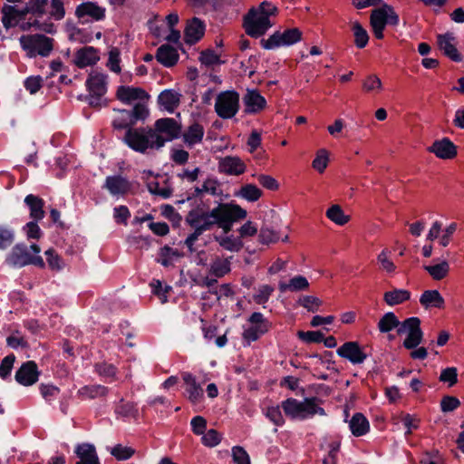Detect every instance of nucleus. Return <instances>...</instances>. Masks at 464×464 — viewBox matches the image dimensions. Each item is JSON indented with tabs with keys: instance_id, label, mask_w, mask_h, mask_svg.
<instances>
[{
	"instance_id": "b1692460",
	"label": "nucleus",
	"mask_w": 464,
	"mask_h": 464,
	"mask_svg": "<svg viewBox=\"0 0 464 464\" xmlns=\"http://www.w3.org/2000/svg\"><path fill=\"white\" fill-rule=\"evenodd\" d=\"M428 151L441 160H452L458 154L457 146L449 138L435 140Z\"/></svg>"
},
{
	"instance_id": "ea45409f",
	"label": "nucleus",
	"mask_w": 464,
	"mask_h": 464,
	"mask_svg": "<svg viewBox=\"0 0 464 464\" xmlns=\"http://www.w3.org/2000/svg\"><path fill=\"white\" fill-rule=\"evenodd\" d=\"M248 202L257 201L263 195V191L254 184L243 185L236 194Z\"/></svg>"
},
{
	"instance_id": "6e6552de",
	"label": "nucleus",
	"mask_w": 464,
	"mask_h": 464,
	"mask_svg": "<svg viewBox=\"0 0 464 464\" xmlns=\"http://www.w3.org/2000/svg\"><path fill=\"white\" fill-rule=\"evenodd\" d=\"M156 150L162 148L166 142L180 138L181 123L174 118L158 119L151 128Z\"/></svg>"
},
{
	"instance_id": "dca6fc26",
	"label": "nucleus",
	"mask_w": 464,
	"mask_h": 464,
	"mask_svg": "<svg viewBox=\"0 0 464 464\" xmlns=\"http://www.w3.org/2000/svg\"><path fill=\"white\" fill-rule=\"evenodd\" d=\"M336 353L340 357L348 360L354 365L362 363L367 358V354L360 346L359 343L355 341L344 343L338 347Z\"/></svg>"
},
{
	"instance_id": "a18cd8bd",
	"label": "nucleus",
	"mask_w": 464,
	"mask_h": 464,
	"mask_svg": "<svg viewBox=\"0 0 464 464\" xmlns=\"http://www.w3.org/2000/svg\"><path fill=\"white\" fill-rule=\"evenodd\" d=\"M129 113L130 114L131 119L135 125L139 121H145L150 115V110L147 105V101L136 102L133 108L131 110H129Z\"/></svg>"
},
{
	"instance_id": "69168bd1",
	"label": "nucleus",
	"mask_w": 464,
	"mask_h": 464,
	"mask_svg": "<svg viewBox=\"0 0 464 464\" xmlns=\"http://www.w3.org/2000/svg\"><path fill=\"white\" fill-rule=\"evenodd\" d=\"M274 290H275L274 287L269 285H261L258 288L257 293L255 294L253 296L255 303H256L257 304H266L269 300Z\"/></svg>"
},
{
	"instance_id": "c756f323",
	"label": "nucleus",
	"mask_w": 464,
	"mask_h": 464,
	"mask_svg": "<svg viewBox=\"0 0 464 464\" xmlns=\"http://www.w3.org/2000/svg\"><path fill=\"white\" fill-rule=\"evenodd\" d=\"M180 98L181 94L179 92L167 89L159 94L158 103L162 110L172 113L179 106Z\"/></svg>"
},
{
	"instance_id": "20e7f679",
	"label": "nucleus",
	"mask_w": 464,
	"mask_h": 464,
	"mask_svg": "<svg viewBox=\"0 0 464 464\" xmlns=\"http://www.w3.org/2000/svg\"><path fill=\"white\" fill-rule=\"evenodd\" d=\"M278 8L272 3L264 1L257 7H252L244 17V28L247 35L259 38L273 25L271 17H276Z\"/></svg>"
},
{
	"instance_id": "680f3d73",
	"label": "nucleus",
	"mask_w": 464,
	"mask_h": 464,
	"mask_svg": "<svg viewBox=\"0 0 464 464\" xmlns=\"http://www.w3.org/2000/svg\"><path fill=\"white\" fill-rule=\"evenodd\" d=\"M298 304L307 309V311L314 313L318 311L323 302L318 297L313 295H304L299 298Z\"/></svg>"
},
{
	"instance_id": "bb28decb",
	"label": "nucleus",
	"mask_w": 464,
	"mask_h": 464,
	"mask_svg": "<svg viewBox=\"0 0 464 464\" xmlns=\"http://www.w3.org/2000/svg\"><path fill=\"white\" fill-rule=\"evenodd\" d=\"M112 196H124L131 189L130 181L121 175L108 176L103 186Z\"/></svg>"
},
{
	"instance_id": "3c124183",
	"label": "nucleus",
	"mask_w": 464,
	"mask_h": 464,
	"mask_svg": "<svg viewBox=\"0 0 464 464\" xmlns=\"http://www.w3.org/2000/svg\"><path fill=\"white\" fill-rule=\"evenodd\" d=\"M280 408L281 405L269 406L264 411L265 416L277 427H282L285 422Z\"/></svg>"
},
{
	"instance_id": "f257e3e1",
	"label": "nucleus",
	"mask_w": 464,
	"mask_h": 464,
	"mask_svg": "<svg viewBox=\"0 0 464 464\" xmlns=\"http://www.w3.org/2000/svg\"><path fill=\"white\" fill-rule=\"evenodd\" d=\"M247 212L237 204L219 203L213 209L208 210L198 206L190 209L186 216V223L193 229L184 241V245L190 253L195 251V243L206 231L211 230L215 226L228 233L235 222L245 219Z\"/></svg>"
},
{
	"instance_id": "58836bf2",
	"label": "nucleus",
	"mask_w": 464,
	"mask_h": 464,
	"mask_svg": "<svg viewBox=\"0 0 464 464\" xmlns=\"http://www.w3.org/2000/svg\"><path fill=\"white\" fill-rule=\"evenodd\" d=\"M326 218L337 226L346 225L351 218L346 215L338 204L332 205L325 212Z\"/></svg>"
},
{
	"instance_id": "f03ea898",
	"label": "nucleus",
	"mask_w": 464,
	"mask_h": 464,
	"mask_svg": "<svg viewBox=\"0 0 464 464\" xmlns=\"http://www.w3.org/2000/svg\"><path fill=\"white\" fill-rule=\"evenodd\" d=\"M13 5H5L2 7V23L5 28L15 26L23 31L32 27L53 34L55 25L50 21H43L46 14L48 0H6Z\"/></svg>"
},
{
	"instance_id": "4be33fe9",
	"label": "nucleus",
	"mask_w": 464,
	"mask_h": 464,
	"mask_svg": "<svg viewBox=\"0 0 464 464\" xmlns=\"http://www.w3.org/2000/svg\"><path fill=\"white\" fill-rule=\"evenodd\" d=\"M75 16L78 19L90 17L93 21H102L106 16V8L96 2H83L76 6Z\"/></svg>"
},
{
	"instance_id": "f704fd0d",
	"label": "nucleus",
	"mask_w": 464,
	"mask_h": 464,
	"mask_svg": "<svg viewBox=\"0 0 464 464\" xmlns=\"http://www.w3.org/2000/svg\"><path fill=\"white\" fill-rule=\"evenodd\" d=\"M232 257L217 256L212 260L209 266V275L216 278H221L230 273Z\"/></svg>"
},
{
	"instance_id": "6e6d98bb",
	"label": "nucleus",
	"mask_w": 464,
	"mask_h": 464,
	"mask_svg": "<svg viewBox=\"0 0 464 464\" xmlns=\"http://www.w3.org/2000/svg\"><path fill=\"white\" fill-rule=\"evenodd\" d=\"M329 162V153L325 149L317 151L315 158L312 162L313 168L319 173H323L327 168Z\"/></svg>"
},
{
	"instance_id": "0eeeda50",
	"label": "nucleus",
	"mask_w": 464,
	"mask_h": 464,
	"mask_svg": "<svg viewBox=\"0 0 464 464\" xmlns=\"http://www.w3.org/2000/svg\"><path fill=\"white\" fill-rule=\"evenodd\" d=\"M19 44L29 59L49 57L54 48V39L42 34H23Z\"/></svg>"
},
{
	"instance_id": "0e129e2a",
	"label": "nucleus",
	"mask_w": 464,
	"mask_h": 464,
	"mask_svg": "<svg viewBox=\"0 0 464 464\" xmlns=\"http://www.w3.org/2000/svg\"><path fill=\"white\" fill-rule=\"evenodd\" d=\"M217 241L224 249L229 251H239L243 246V243L240 239L234 238L231 236L225 237H218Z\"/></svg>"
},
{
	"instance_id": "39448f33",
	"label": "nucleus",
	"mask_w": 464,
	"mask_h": 464,
	"mask_svg": "<svg viewBox=\"0 0 464 464\" xmlns=\"http://www.w3.org/2000/svg\"><path fill=\"white\" fill-rule=\"evenodd\" d=\"M323 401L318 397H305L303 401L290 397L281 402L285 416L294 420H304L315 415L325 416L326 412L321 406Z\"/></svg>"
},
{
	"instance_id": "a878e982",
	"label": "nucleus",
	"mask_w": 464,
	"mask_h": 464,
	"mask_svg": "<svg viewBox=\"0 0 464 464\" xmlns=\"http://www.w3.org/2000/svg\"><path fill=\"white\" fill-rule=\"evenodd\" d=\"M344 421L348 422L349 430L354 437H362L370 431V422L362 412H355L350 420H347L349 416L347 410L344 411Z\"/></svg>"
},
{
	"instance_id": "9d476101",
	"label": "nucleus",
	"mask_w": 464,
	"mask_h": 464,
	"mask_svg": "<svg viewBox=\"0 0 464 464\" xmlns=\"http://www.w3.org/2000/svg\"><path fill=\"white\" fill-rule=\"evenodd\" d=\"M88 102L91 106H99L101 99L108 90V75L99 70H92L86 79Z\"/></svg>"
},
{
	"instance_id": "473e14b6",
	"label": "nucleus",
	"mask_w": 464,
	"mask_h": 464,
	"mask_svg": "<svg viewBox=\"0 0 464 464\" xmlns=\"http://www.w3.org/2000/svg\"><path fill=\"white\" fill-rule=\"evenodd\" d=\"M108 393V387L101 384L84 385L77 391V396L82 401L106 397Z\"/></svg>"
},
{
	"instance_id": "cd10ccee",
	"label": "nucleus",
	"mask_w": 464,
	"mask_h": 464,
	"mask_svg": "<svg viewBox=\"0 0 464 464\" xmlns=\"http://www.w3.org/2000/svg\"><path fill=\"white\" fill-rule=\"evenodd\" d=\"M74 453L78 458L76 464H101L93 444L83 442L75 446Z\"/></svg>"
},
{
	"instance_id": "7ed1b4c3",
	"label": "nucleus",
	"mask_w": 464,
	"mask_h": 464,
	"mask_svg": "<svg viewBox=\"0 0 464 464\" xmlns=\"http://www.w3.org/2000/svg\"><path fill=\"white\" fill-rule=\"evenodd\" d=\"M420 324L419 317L412 316L401 322L393 312H387L380 318L377 328L381 334H388L394 329H397L399 335L407 334L403 347L413 349L419 346L423 339Z\"/></svg>"
},
{
	"instance_id": "13d9d810",
	"label": "nucleus",
	"mask_w": 464,
	"mask_h": 464,
	"mask_svg": "<svg viewBox=\"0 0 464 464\" xmlns=\"http://www.w3.org/2000/svg\"><path fill=\"white\" fill-rule=\"evenodd\" d=\"M147 187L151 194L159 196L162 198H169L172 194V189L169 187H160L159 181L155 179L148 182Z\"/></svg>"
},
{
	"instance_id": "052dcab7",
	"label": "nucleus",
	"mask_w": 464,
	"mask_h": 464,
	"mask_svg": "<svg viewBox=\"0 0 464 464\" xmlns=\"http://www.w3.org/2000/svg\"><path fill=\"white\" fill-rule=\"evenodd\" d=\"M221 439L222 436L218 430L210 429L202 435L201 441L204 446L213 448L220 443Z\"/></svg>"
},
{
	"instance_id": "bf43d9fd",
	"label": "nucleus",
	"mask_w": 464,
	"mask_h": 464,
	"mask_svg": "<svg viewBox=\"0 0 464 464\" xmlns=\"http://www.w3.org/2000/svg\"><path fill=\"white\" fill-rule=\"evenodd\" d=\"M258 238L261 244L268 245L270 243L277 242L280 239V236L277 231L268 227H263L260 229Z\"/></svg>"
},
{
	"instance_id": "338daca9",
	"label": "nucleus",
	"mask_w": 464,
	"mask_h": 464,
	"mask_svg": "<svg viewBox=\"0 0 464 464\" xmlns=\"http://www.w3.org/2000/svg\"><path fill=\"white\" fill-rule=\"evenodd\" d=\"M440 381L448 383L450 387H452L458 382V371L455 367H448L443 369L440 375Z\"/></svg>"
},
{
	"instance_id": "2eb2a0df",
	"label": "nucleus",
	"mask_w": 464,
	"mask_h": 464,
	"mask_svg": "<svg viewBox=\"0 0 464 464\" xmlns=\"http://www.w3.org/2000/svg\"><path fill=\"white\" fill-rule=\"evenodd\" d=\"M437 44L445 56L455 63L462 61V55L457 49V39L453 33L447 32L437 35Z\"/></svg>"
},
{
	"instance_id": "4d7b16f0",
	"label": "nucleus",
	"mask_w": 464,
	"mask_h": 464,
	"mask_svg": "<svg viewBox=\"0 0 464 464\" xmlns=\"http://www.w3.org/2000/svg\"><path fill=\"white\" fill-rule=\"evenodd\" d=\"M106 66L112 72L119 74L121 72V53L118 48L114 47L110 50L109 57Z\"/></svg>"
},
{
	"instance_id": "603ef678",
	"label": "nucleus",
	"mask_w": 464,
	"mask_h": 464,
	"mask_svg": "<svg viewBox=\"0 0 464 464\" xmlns=\"http://www.w3.org/2000/svg\"><path fill=\"white\" fill-rule=\"evenodd\" d=\"M219 183L215 178H208L204 180L201 188H196L195 191L197 195H201L203 193H208L212 196H217L219 194Z\"/></svg>"
},
{
	"instance_id": "f3484780",
	"label": "nucleus",
	"mask_w": 464,
	"mask_h": 464,
	"mask_svg": "<svg viewBox=\"0 0 464 464\" xmlns=\"http://www.w3.org/2000/svg\"><path fill=\"white\" fill-rule=\"evenodd\" d=\"M40 376L38 366L34 361H27L15 372V381L23 386H32L36 383Z\"/></svg>"
},
{
	"instance_id": "774afa93",
	"label": "nucleus",
	"mask_w": 464,
	"mask_h": 464,
	"mask_svg": "<svg viewBox=\"0 0 464 464\" xmlns=\"http://www.w3.org/2000/svg\"><path fill=\"white\" fill-rule=\"evenodd\" d=\"M231 451L233 462L235 464H251L250 457L243 447L234 446Z\"/></svg>"
},
{
	"instance_id": "79ce46f5",
	"label": "nucleus",
	"mask_w": 464,
	"mask_h": 464,
	"mask_svg": "<svg viewBox=\"0 0 464 464\" xmlns=\"http://www.w3.org/2000/svg\"><path fill=\"white\" fill-rule=\"evenodd\" d=\"M424 269L434 280L440 281L444 279L449 275L450 265L448 261L443 260L436 265L425 266Z\"/></svg>"
},
{
	"instance_id": "72a5a7b5",
	"label": "nucleus",
	"mask_w": 464,
	"mask_h": 464,
	"mask_svg": "<svg viewBox=\"0 0 464 464\" xmlns=\"http://www.w3.org/2000/svg\"><path fill=\"white\" fill-rule=\"evenodd\" d=\"M420 304L425 309H442L445 306L444 298L438 290H425L420 296Z\"/></svg>"
},
{
	"instance_id": "37998d69",
	"label": "nucleus",
	"mask_w": 464,
	"mask_h": 464,
	"mask_svg": "<svg viewBox=\"0 0 464 464\" xmlns=\"http://www.w3.org/2000/svg\"><path fill=\"white\" fill-rule=\"evenodd\" d=\"M362 89L365 93L377 94L382 90V82L377 75L370 74L362 80Z\"/></svg>"
},
{
	"instance_id": "c03bdc74",
	"label": "nucleus",
	"mask_w": 464,
	"mask_h": 464,
	"mask_svg": "<svg viewBox=\"0 0 464 464\" xmlns=\"http://www.w3.org/2000/svg\"><path fill=\"white\" fill-rule=\"evenodd\" d=\"M109 452L118 461H124L132 458L136 450L132 447L119 443L110 448Z\"/></svg>"
},
{
	"instance_id": "864d4df0",
	"label": "nucleus",
	"mask_w": 464,
	"mask_h": 464,
	"mask_svg": "<svg viewBox=\"0 0 464 464\" xmlns=\"http://www.w3.org/2000/svg\"><path fill=\"white\" fill-rule=\"evenodd\" d=\"M48 15L49 19L60 21L65 15L64 5L63 0H51L50 11L44 15Z\"/></svg>"
},
{
	"instance_id": "ddd939ff",
	"label": "nucleus",
	"mask_w": 464,
	"mask_h": 464,
	"mask_svg": "<svg viewBox=\"0 0 464 464\" xmlns=\"http://www.w3.org/2000/svg\"><path fill=\"white\" fill-rule=\"evenodd\" d=\"M214 107L219 118H233L239 111V93L235 90L219 92L216 98Z\"/></svg>"
},
{
	"instance_id": "6ab92c4d",
	"label": "nucleus",
	"mask_w": 464,
	"mask_h": 464,
	"mask_svg": "<svg viewBox=\"0 0 464 464\" xmlns=\"http://www.w3.org/2000/svg\"><path fill=\"white\" fill-rule=\"evenodd\" d=\"M100 61V50L93 46L77 49L73 55V63L80 69L94 66Z\"/></svg>"
},
{
	"instance_id": "49530a36",
	"label": "nucleus",
	"mask_w": 464,
	"mask_h": 464,
	"mask_svg": "<svg viewBox=\"0 0 464 464\" xmlns=\"http://www.w3.org/2000/svg\"><path fill=\"white\" fill-rule=\"evenodd\" d=\"M94 370L99 376L104 379H108L111 382L117 380L116 375L118 372V369L112 363H109L106 362H98L94 365Z\"/></svg>"
},
{
	"instance_id": "7c9ffc66",
	"label": "nucleus",
	"mask_w": 464,
	"mask_h": 464,
	"mask_svg": "<svg viewBox=\"0 0 464 464\" xmlns=\"http://www.w3.org/2000/svg\"><path fill=\"white\" fill-rule=\"evenodd\" d=\"M29 209L30 218L34 221H41L45 216L44 200L34 194H28L24 200Z\"/></svg>"
},
{
	"instance_id": "e433bc0d",
	"label": "nucleus",
	"mask_w": 464,
	"mask_h": 464,
	"mask_svg": "<svg viewBox=\"0 0 464 464\" xmlns=\"http://www.w3.org/2000/svg\"><path fill=\"white\" fill-rule=\"evenodd\" d=\"M309 282L304 276H295L292 277L288 282H279L278 288L280 292L285 293L299 292L307 290L309 288Z\"/></svg>"
},
{
	"instance_id": "4c0bfd02",
	"label": "nucleus",
	"mask_w": 464,
	"mask_h": 464,
	"mask_svg": "<svg viewBox=\"0 0 464 464\" xmlns=\"http://www.w3.org/2000/svg\"><path fill=\"white\" fill-rule=\"evenodd\" d=\"M117 112L111 122L114 130L127 132V130H130L135 126L129 110H117Z\"/></svg>"
},
{
	"instance_id": "5701e85b",
	"label": "nucleus",
	"mask_w": 464,
	"mask_h": 464,
	"mask_svg": "<svg viewBox=\"0 0 464 464\" xmlns=\"http://www.w3.org/2000/svg\"><path fill=\"white\" fill-rule=\"evenodd\" d=\"M116 97L122 103L131 104L132 102L148 101L149 94L142 88L121 85L117 89Z\"/></svg>"
},
{
	"instance_id": "e2e57ef3",
	"label": "nucleus",
	"mask_w": 464,
	"mask_h": 464,
	"mask_svg": "<svg viewBox=\"0 0 464 464\" xmlns=\"http://www.w3.org/2000/svg\"><path fill=\"white\" fill-rule=\"evenodd\" d=\"M199 61L206 66H213L221 64L223 62L220 60V55L215 53L213 50H205L200 53Z\"/></svg>"
},
{
	"instance_id": "423d86ee",
	"label": "nucleus",
	"mask_w": 464,
	"mask_h": 464,
	"mask_svg": "<svg viewBox=\"0 0 464 464\" xmlns=\"http://www.w3.org/2000/svg\"><path fill=\"white\" fill-rule=\"evenodd\" d=\"M41 248L37 244H32L29 247L23 243L14 245L7 255L5 262L13 267H24L34 265L44 268L45 264L41 256Z\"/></svg>"
},
{
	"instance_id": "393cba45",
	"label": "nucleus",
	"mask_w": 464,
	"mask_h": 464,
	"mask_svg": "<svg viewBox=\"0 0 464 464\" xmlns=\"http://www.w3.org/2000/svg\"><path fill=\"white\" fill-rule=\"evenodd\" d=\"M243 103L246 114L258 113L266 107V100L256 89L247 90L243 97Z\"/></svg>"
},
{
	"instance_id": "412c9836",
	"label": "nucleus",
	"mask_w": 464,
	"mask_h": 464,
	"mask_svg": "<svg viewBox=\"0 0 464 464\" xmlns=\"http://www.w3.org/2000/svg\"><path fill=\"white\" fill-rule=\"evenodd\" d=\"M205 128L199 121H194L184 130L180 138L186 147L191 149L203 141Z\"/></svg>"
},
{
	"instance_id": "2f4dec72",
	"label": "nucleus",
	"mask_w": 464,
	"mask_h": 464,
	"mask_svg": "<svg viewBox=\"0 0 464 464\" xmlns=\"http://www.w3.org/2000/svg\"><path fill=\"white\" fill-rule=\"evenodd\" d=\"M155 57L160 64L169 68L177 64L179 55L174 47L162 44L158 48Z\"/></svg>"
},
{
	"instance_id": "c9c22d12",
	"label": "nucleus",
	"mask_w": 464,
	"mask_h": 464,
	"mask_svg": "<svg viewBox=\"0 0 464 464\" xmlns=\"http://www.w3.org/2000/svg\"><path fill=\"white\" fill-rule=\"evenodd\" d=\"M411 294L407 289L394 288L383 294V301L389 306L401 304L411 299Z\"/></svg>"
},
{
	"instance_id": "4468645a",
	"label": "nucleus",
	"mask_w": 464,
	"mask_h": 464,
	"mask_svg": "<svg viewBox=\"0 0 464 464\" xmlns=\"http://www.w3.org/2000/svg\"><path fill=\"white\" fill-rule=\"evenodd\" d=\"M303 33L300 29L294 27L283 32L276 31L267 39L260 41L261 46L266 50H273L282 46H290L302 40Z\"/></svg>"
},
{
	"instance_id": "a211bd4d",
	"label": "nucleus",
	"mask_w": 464,
	"mask_h": 464,
	"mask_svg": "<svg viewBox=\"0 0 464 464\" xmlns=\"http://www.w3.org/2000/svg\"><path fill=\"white\" fill-rule=\"evenodd\" d=\"M182 379L185 384V397L194 406L200 404L204 399V392L196 377L190 372H184Z\"/></svg>"
},
{
	"instance_id": "8fccbe9b",
	"label": "nucleus",
	"mask_w": 464,
	"mask_h": 464,
	"mask_svg": "<svg viewBox=\"0 0 464 464\" xmlns=\"http://www.w3.org/2000/svg\"><path fill=\"white\" fill-rule=\"evenodd\" d=\"M115 414L121 418H135L138 415V409L133 402L121 400L115 407Z\"/></svg>"
},
{
	"instance_id": "de8ad7c7",
	"label": "nucleus",
	"mask_w": 464,
	"mask_h": 464,
	"mask_svg": "<svg viewBox=\"0 0 464 464\" xmlns=\"http://www.w3.org/2000/svg\"><path fill=\"white\" fill-rule=\"evenodd\" d=\"M377 262L380 266V269L382 271L392 274L396 271L397 266L392 260V251L388 248H384L377 256Z\"/></svg>"
},
{
	"instance_id": "1a4fd4ad",
	"label": "nucleus",
	"mask_w": 464,
	"mask_h": 464,
	"mask_svg": "<svg viewBox=\"0 0 464 464\" xmlns=\"http://www.w3.org/2000/svg\"><path fill=\"white\" fill-rule=\"evenodd\" d=\"M121 140L130 149L136 152L146 153L149 150H156L150 127H133L130 130H127Z\"/></svg>"
},
{
	"instance_id": "5fc2aeb1",
	"label": "nucleus",
	"mask_w": 464,
	"mask_h": 464,
	"mask_svg": "<svg viewBox=\"0 0 464 464\" xmlns=\"http://www.w3.org/2000/svg\"><path fill=\"white\" fill-rule=\"evenodd\" d=\"M150 286L151 287V293L158 296L162 304L168 302V294L171 290L170 286L166 285L163 287L161 281L158 279H153L150 282Z\"/></svg>"
},
{
	"instance_id": "09e8293b",
	"label": "nucleus",
	"mask_w": 464,
	"mask_h": 464,
	"mask_svg": "<svg viewBox=\"0 0 464 464\" xmlns=\"http://www.w3.org/2000/svg\"><path fill=\"white\" fill-rule=\"evenodd\" d=\"M352 31L354 36L355 46L359 49L364 48L369 42V35L367 31L357 21L353 24Z\"/></svg>"
},
{
	"instance_id": "aec40b11",
	"label": "nucleus",
	"mask_w": 464,
	"mask_h": 464,
	"mask_svg": "<svg viewBox=\"0 0 464 464\" xmlns=\"http://www.w3.org/2000/svg\"><path fill=\"white\" fill-rule=\"evenodd\" d=\"M218 169L227 176H240L246 172V164L237 156H226L219 159Z\"/></svg>"
},
{
	"instance_id": "f8f14e48",
	"label": "nucleus",
	"mask_w": 464,
	"mask_h": 464,
	"mask_svg": "<svg viewBox=\"0 0 464 464\" xmlns=\"http://www.w3.org/2000/svg\"><path fill=\"white\" fill-rule=\"evenodd\" d=\"M247 322L251 325L244 329L242 333L244 345H250L253 342L257 341L262 335L268 333L272 327V323L260 312H254L248 317Z\"/></svg>"
},
{
	"instance_id": "9b49d317",
	"label": "nucleus",
	"mask_w": 464,
	"mask_h": 464,
	"mask_svg": "<svg viewBox=\"0 0 464 464\" xmlns=\"http://www.w3.org/2000/svg\"><path fill=\"white\" fill-rule=\"evenodd\" d=\"M399 21V15L395 13L393 7L388 5L373 9L370 16L372 33L375 38L380 40L384 37L383 31L386 24L397 25Z\"/></svg>"
},
{
	"instance_id": "c85d7f7f",
	"label": "nucleus",
	"mask_w": 464,
	"mask_h": 464,
	"mask_svg": "<svg viewBox=\"0 0 464 464\" xmlns=\"http://www.w3.org/2000/svg\"><path fill=\"white\" fill-rule=\"evenodd\" d=\"M205 29L206 25L199 18L193 17L189 20L184 31L186 44L189 45L197 44L204 36Z\"/></svg>"
},
{
	"instance_id": "a19ab883",
	"label": "nucleus",
	"mask_w": 464,
	"mask_h": 464,
	"mask_svg": "<svg viewBox=\"0 0 464 464\" xmlns=\"http://www.w3.org/2000/svg\"><path fill=\"white\" fill-rule=\"evenodd\" d=\"M181 256V254L177 250L173 249L169 246H164L160 249L158 263L161 264L163 266L168 267L172 266L175 259Z\"/></svg>"
}]
</instances>
